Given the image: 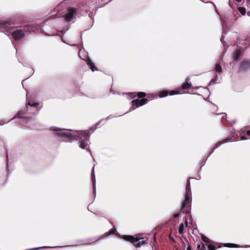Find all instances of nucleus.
I'll return each instance as SVG.
<instances>
[{
    "label": "nucleus",
    "instance_id": "nucleus-33",
    "mask_svg": "<svg viewBox=\"0 0 250 250\" xmlns=\"http://www.w3.org/2000/svg\"><path fill=\"white\" fill-rule=\"evenodd\" d=\"M169 238L174 242H175V240L174 239V238H173L172 237H171V236H169Z\"/></svg>",
    "mask_w": 250,
    "mask_h": 250
},
{
    "label": "nucleus",
    "instance_id": "nucleus-1",
    "mask_svg": "<svg viewBox=\"0 0 250 250\" xmlns=\"http://www.w3.org/2000/svg\"><path fill=\"white\" fill-rule=\"evenodd\" d=\"M191 178H189L188 180L186 185V193L185 196V200L183 202L181 212L185 214H188L190 212L191 206V191L190 188V184L189 180Z\"/></svg>",
    "mask_w": 250,
    "mask_h": 250
},
{
    "label": "nucleus",
    "instance_id": "nucleus-23",
    "mask_svg": "<svg viewBox=\"0 0 250 250\" xmlns=\"http://www.w3.org/2000/svg\"><path fill=\"white\" fill-rule=\"evenodd\" d=\"M87 144L84 141H82L80 144V147L82 149H84L86 146Z\"/></svg>",
    "mask_w": 250,
    "mask_h": 250
},
{
    "label": "nucleus",
    "instance_id": "nucleus-26",
    "mask_svg": "<svg viewBox=\"0 0 250 250\" xmlns=\"http://www.w3.org/2000/svg\"><path fill=\"white\" fill-rule=\"evenodd\" d=\"M18 117L19 118H21L22 117L21 115L20 112H18V114L15 116V118Z\"/></svg>",
    "mask_w": 250,
    "mask_h": 250
},
{
    "label": "nucleus",
    "instance_id": "nucleus-4",
    "mask_svg": "<svg viewBox=\"0 0 250 250\" xmlns=\"http://www.w3.org/2000/svg\"><path fill=\"white\" fill-rule=\"evenodd\" d=\"M125 240L130 242L132 244L140 241L141 239H144L143 235L142 234H137L133 235H123L122 237Z\"/></svg>",
    "mask_w": 250,
    "mask_h": 250
},
{
    "label": "nucleus",
    "instance_id": "nucleus-5",
    "mask_svg": "<svg viewBox=\"0 0 250 250\" xmlns=\"http://www.w3.org/2000/svg\"><path fill=\"white\" fill-rule=\"evenodd\" d=\"M67 13L64 16L65 21L69 22L72 19L73 16L76 14L77 12V8L75 7H69L67 10Z\"/></svg>",
    "mask_w": 250,
    "mask_h": 250
},
{
    "label": "nucleus",
    "instance_id": "nucleus-28",
    "mask_svg": "<svg viewBox=\"0 0 250 250\" xmlns=\"http://www.w3.org/2000/svg\"><path fill=\"white\" fill-rule=\"evenodd\" d=\"M206 247L205 245H203L201 248V249L200 250H206Z\"/></svg>",
    "mask_w": 250,
    "mask_h": 250
},
{
    "label": "nucleus",
    "instance_id": "nucleus-21",
    "mask_svg": "<svg viewBox=\"0 0 250 250\" xmlns=\"http://www.w3.org/2000/svg\"><path fill=\"white\" fill-rule=\"evenodd\" d=\"M184 228V226L183 224V223L181 224L179 226V229H178V231H179V233L181 234L183 232Z\"/></svg>",
    "mask_w": 250,
    "mask_h": 250
},
{
    "label": "nucleus",
    "instance_id": "nucleus-15",
    "mask_svg": "<svg viewBox=\"0 0 250 250\" xmlns=\"http://www.w3.org/2000/svg\"><path fill=\"white\" fill-rule=\"evenodd\" d=\"M201 238L202 240L205 243V245L208 246V244H209V243L210 242V240L205 235H202Z\"/></svg>",
    "mask_w": 250,
    "mask_h": 250
},
{
    "label": "nucleus",
    "instance_id": "nucleus-11",
    "mask_svg": "<svg viewBox=\"0 0 250 250\" xmlns=\"http://www.w3.org/2000/svg\"><path fill=\"white\" fill-rule=\"evenodd\" d=\"M232 139V137H228L226 138V139H225L224 140L218 142L216 144L215 146L214 147V149L220 146H221L222 144H223L224 143L231 141Z\"/></svg>",
    "mask_w": 250,
    "mask_h": 250
},
{
    "label": "nucleus",
    "instance_id": "nucleus-24",
    "mask_svg": "<svg viewBox=\"0 0 250 250\" xmlns=\"http://www.w3.org/2000/svg\"><path fill=\"white\" fill-rule=\"evenodd\" d=\"M208 250H215L216 247L215 246L211 245V244H208Z\"/></svg>",
    "mask_w": 250,
    "mask_h": 250
},
{
    "label": "nucleus",
    "instance_id": "nucleus-29",
    "mask_svg": "<svg viewBox=\"0 0 250 250\" xmlns=\"http://www.w3.org/2000/svg\"><path fill=\"white\" fill-rule=\"evenodd\" d=\"M187 250H191V246L190 245H189L188 247Z\"/></svg>",
    "mask_w": 250,
    "mask_h": 250
},
{
    "label": "nucleus",
    "instance_id": "nucleus-8",
    "mask_svg": "<svg viewBox=\"0 0 250 250\" xmlns=\"http://www.w3.org/2000/svg\"><path fill=\"white\" fill-rule=\"evenodd\" d=\"M179 94V92L178 90H171L169 92H168V90H165L160 91L159 92V96L161 98H162L167 96L168 94H169V95H173L175 94Z\"/></svg>",
    "mask_w": 250,
    "mask_h": 250
},
{
    "label": "nucleus",
    "instance_id": "nucleus-3",
    "mask_svg": "<svg viewBox=\"0 0 250 250\" xmlns=\"http://www.w3.org/2000/svg\"><path fill=\"white\" fill-rule=\"evenodd\" d=\"M250 70V59H245L240 63L238 72H246Z\"/></svg>",
    "mask_w": 250,
    "mask_h": 250
},
{
    "label": "nucleus",
    "instance_id": "nucleus-27",
    "mask_svg": "<svg viewBox=\"0 0 250 250\" xmlns=\"http://www.w3.org/2000/svg\"><path fill=\"white\" fill-rule=\"evenodd\" d=\"M179 216V213H178L175 214L173 216L174 218H178Z\"/></svg>",
    "mask_w": 250,
    "mask_h": 250
},
{
    "label": "nucleus",
    "instance_id": "nucleus-13",
    "mask_svg": "<svg viewBox=\"0 0 250 250\" xmlns=\"http://www.w3.org/2000/svg\"><path fill=\"white\" fill-rule=\"evenodd\" d=\"M132 94L134 95V97L135 96H137L138 98H145L146 96L147 98H149V96L147 95L145 92H139L137 93H134Z\"/></svg>",
    "mask_w": 250,
    "mask_h": 250
},
{
    "label": "nucleus",
    "instance_id": "nucleus-25",
    "mask_svg": "<svg viewBox=\"0 0 250 250\" xmlns=\"http://www.w3.org/2000/svg\"><path fill=\"white\" fill-rule=\"evenodd\" d=\"M8 178L6 177L4 179V182L1 184V186H4L5 185L6 182H7Z\"/></svg>",
    "mask_w": 250,
    "mask_h": 250
},
{
    "label": "nucleus",
    "instance_id": "nucleus-30",
    "mask_svg": "<svg viewBox=\"0 0 250 250\" xmlns=\"http://www.w3.org/2000/svg\"><path fill=\"white\" fill-rule=\"evenodd\" d=\"M201 245H200V244H198V245H197V249H199H199L200 250V249H201Z\"/></svg>",
    "mask_w": 250,
    "mask_h": 250
},
{
    "label": "nucleus",
    "instance_id": "nucleus-14",
    "mask_svg": "<svg viewBox=\"0 0 250 250\" xmlns=\"http://www.w3.org/2000/svg\"><path fill=\"white\" fill-rule=\"evenodd\" d=\"M191 86V83L188 82L183 83L181 86V88L183 90L189 89Z\"/></svg>",
    "mask_w": 250,
    "mask_h": 250
},
{
    "label": "nucleus",
    "instance_id": "nucleus-31",
    "mask_svg": "<svg viewBox=\"0 0 250 250\" xmlns=\"http://www.w3.org/2000/svg\"><path fill=\"white\" fill-rule=\"evenodd\" d=\"M102 122V120L99 121L98 123H96V124L95 125L96 126H97L101 122Z\"/></svg>",
    "mask_w": 250,
    "mask_h": 250
},
{
    "label": "nucleus",
    "instance_id": "nucleus-12",
    "mask_svg": "<svg viewBox=\"0 0 250 250\" xmlns=\"http://www.w3.org/2000/svg\"><path fill=\"white\" fill-rule=\"evenodd\" d=\"M87 64L90 67V69L93 71L94 72L95 71H98V68L94 65L92 61L88 59L87 61Z\"/></svg>",
    "mask_w": 250,
    "mask_h": 250
},
{
    "label": "nucleus",
    "instance_id": "nucleus-6",
    "mask_svg": "<svg viewBox=\"0 0 250 250\" xmlns=\"http://www.w3.org/2000/svg\"><path fill=\"white\" fill-rule=\"evenodd\" d=\"M148 100L147 98H144L141 100L135 99L131 101V104L133 106H135L136 107L143 106L148 103Z\"/></svg>",
    "mask_w": 250,
    "mask_h": 250
},
{
    "label": "nucleus",
    "instance_id": "nucleus-17",
    "mask_svg": "<svg viewBox=\"0 0 250 250\" xmlns=\"http://www.w3.org/2000/svg\"><path fill=\"white\" fill-rule=\"evenodd\" d=\"M138 242L136 243V244L134 245V246L136 248H140L142 245H146V241L143 240L141 241H138Z\"/></svg>",
    "mask_w": 250,
    "mask_h": 250
},
{
    "label": "nucleus",
    "instance_id": "nucleus-16",
    "mask_svg": "<svg viewBox=\"0 0 250 250\" xmlns=\"http://www.w3.org/2000/svg\"><path fill=\"white\" fill-rule=\"evenodd\" d=\"M225 247L229 248H239L240 246L237 244L232 243H226L224 245Z\"/></svg>",
    "mask_w": 250,
    "mask_h": 250
},
{
    "label": "nucleus",
    "instance_id": "nucleus-7",
    "mask_svg": "<svg viewBox=\"0 0 250 250\" xmlns=\"http://www.w3.org/2000/svg\"><path fill=\"white\" fill-rule=\"evenodd\" d=\"M13 23L9 21H3L0 22V26L1 28L5 29L6 31L11 33L13 29V28L10 26Z\"/></svg>",
    "mask_w": 250,
    "mask_h": 250
},
{
    "label": "nucleus",
    "instance_id": "nucleus-35",
    "mask_svg": "<svg viewBox=\"0 0 250 250\" xmlns=\"http://www.w3.org/2000/svg\"><path fill=\"white\" fill-rule=\"evenodd\" d=\"M237 2H241L242 0H235Z\"/></svg>",
    "mask_w": 250,
    "mask_h": 250
},
{
    "label": "nucleus",
    "instance_id": "nucleus-9",
    "mask_svg": "<svg viewBox=\"0 0 250 250\" xmlns=\"http://www.w3.org/2000/svg\"><path fill=\"white\" fill-rule=\"evenodd\" d=\"M57 134L58 136L60 137H64L67 138H70L72 137V134L71 133L68 132H64L61 130H59L57 132Z\"/></svg>",
    "mask_w": 250,
    "mask_h": 250
},
{
    "label": "nucleus",
    "instance_id": "nucleus-10",
    "mask_svg": "<svg viewBox=\"0 0 250 250\" xmlns=\"http://www.w3.org/2000/svg\"><path fill=\"white\" fill-rule=\"evenodd\" d=\"M242 52L241 49L234 51L233 52V58L234 61H237L239 60L240 56L242 55Z\"/></svg>",
    "mask_w": 250,
    "mask_h": 250
},
{
    "label": "nucleus",
    "instance_id": "nucleus-19",
    "mask_svg": "<svg viewBox=\"0 0 250 250\" xmlns=\"http://www.w3.org/2000/svg\"><path fill=\"white\" fill-rule=\"evenodd\" d=\"M215 71L218 73H221L222 70L221 66L219 63H217L215 65Z\"/></svg>",
    "mask_w": 250,
    "mask_h": 250
},
{
    "label": "nucleus",
    "instance_id": "nucleus-18",
    "mask_svg": "<svg viewBox=\"0 0 250 250\" xmlns=\"http://www.w3.org/2000/svg\"><path fill=\"white\" fill-rule=\"evenodd\" d=\"M39 104L37 102H34L33 101L28 102L27 105L32 107H37L39 105Z\"/></svg>",
    "mask_w": 250,
    "mask_h": 250
},
{
    "label": "nucleus",
    "instance_id": "nucleus-20",
    "mask_svg": "<svg viewBox=\"0 0 250 250\" xmlns=\"http://www.w3.org/2000/svg\"><path fill=\"white\" fill-rule=\"evenodd\" d=\"M238 10L240 12V13L243 15H245L246 13V10L245 8H244L243 7H239L238 8Z\"/></svg>",
    "mask_w": 250,
    "mask_h": 250
},
{
    "label": "nucleus",
    "instance_id": "nucleus-32",
    "mask_svg": "<svg viewBox=\"0 0 250 250\" xmlns=\"http://www.w3.org/2000/svg\"><path fill=\"white\" fill-rule=\"evenodd\" d=\"M247 134L248 135V136H250V130H248L247 131Z\"/></svg>",
    "mask_w": 250,
    "mask_h": 250
},
{
    "label": "nucleus",
    "instance_id": "nucleus-2",
    "mask_svg": "<svg viewBox=\"0 0 250 250\" xmlns=\"http://www.w3.org/2000/svg\"><path fill=\"white\" fill-rule=\"evenodd\" d=\"M29 25H26L19 29L12 30L11 32L15 41H20L23 39L25 36V32L29 29Z\"/></svg>",
    "mask_w": 250,
    "mask_h": 250
},
{
    "label": "nucleus",
    "instance_id": "nucleus-36",
    "mask_svg": "<svg viewBox=\"0 0 250 250\" xmlns=\"http://www.w3.org/2000/svg\"><path fill=\"white\" fill-rule=\"evenodd\" d=\"M46 248V247H43V248Z\"/></svg>",
    "mask_w": 250,
    "mask_h": 250
},
{
    "label": "nucleus",
    "instance_id": "nucleus-22",
    "mask_svg": "<svg viewBox=\"0 0 250 250\" xmlns=\"http://www.w3.org/2000/svg\"><path fill=\"white\" fill-rule=\"evenodd\" d=\"M116 229H110L109 231L105 233V235H108L109 234H114L115 233Z\"/></svg>",
    "mask_w": 250,
    "mask_h": 250
},
{
    "label": "nucleus",
    "instance_id": "nucleus-34",
    "mask_svg": "<svg viewBox=\"0 0 250 250\" xmlns=\"http://www.w3.org/2000/svg\"><path fill=\"white\" fill-rule=\"evenodd\" d=\"M246 139H247L246 137H245V136H242L241 137V139L242 140H246Z\"/></svg>",
    "mask_w": 250,
    "mask_h": 250
}]
</instances>
